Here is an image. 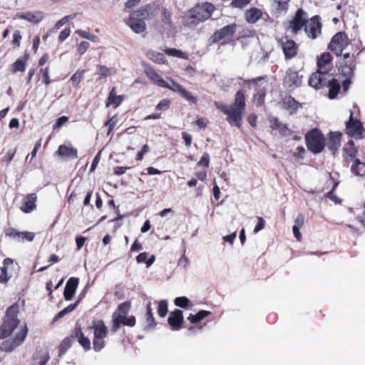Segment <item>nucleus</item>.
I'll list each match as a JSON object with an SVG mask.
<instances>
[{"instance_id":"1","label":"nucleus","mask_w":365,"mask_h":365,"mask_svg":"<svg viewBox=\"0 0 365 365\" xmlns=\"http://www.w3.org/2000/svg\"><path fill=\"white\" fill-rule=\"evenodd\" d=\"M215 106L217 109L225 114L226 120L232 126L241 128L242 117L246 108V91L240 89L235 95L234 102L227 106L222 102L215 101Z\"/></svg>"},{"instance_id":"2","label":"nucleus","mask_w":365,"mask_h":365,"mask_svg":"<svg viewBox=\"0 0 365 365\" xmlns=\"http://www.w3.org/2000/svg\"><path fill=\"white\" fill-rule=\"evenodd\" d=\"M158 8L155 3L147 4L132 11L125 23L135 34H142L146 30L145 20L153 19Z\"/></svg>"},{"instance_id":"3","label":"nucleus","mask_w":365,"mask_h":365,"mask_svg":"<svg viewBox=\"0 0 365 365\" xmlns=\"http://www.w3.org/2000/svg\"><path fill=\"white\" fill-rule=\"evenodd\" d=\"M364 50V48L362 47L352 54L349 52L343 54L342 61L338 67V74L336 76L341 79L342 89L344 93H346L350 87L356 70L357 58Z\"/></svg>"},{"instance_id":"4","label":"nucleus","mask_w":365,"mask_h":365,"mask_svg":"<svg viewBox=\"0 0 365 365\" xmlns=\"http://www.w3.org/2000/svg\"><path fill=\"white\" fill-rule=\"evenodd\" d=\"M215 9V6L210 2L197 4L185 14L182 16V24L186 27L193 29L209 19Z\"/></svg>"},{"instance_id":"5","label":"nucleus","mask_w":365,"mask_h":365,"mask_svg":"<svg viewBox=\"0 0 365 365\" xmlns=\"http://www.w3.org/2000/svg\"><path fill=\"white\" fill-rule=\"evenodd\" d=\"M130 308L131 303L129 301H125L118 306L112 314L111 331L113 332L117 331L121 325L130 327L135 325L136 320L134 316L126 317Z\"/></svg>"},{"instance_id":"6","label":"nucleus","mask_w":365,"mask_h":365,"mask_svg":"<svg viewBox=\"0 0 365 365\" xmlns=\"http://www.w3.org/2000/svg\"><path fill=\"white\" fill-rule=\"evenodd\" d=\"M19 305L14 303L9 307L0 326V339H4L11 335L20 323L18 318Z\"/></svg>"},{"instance_id":"7","label":"nucleus","mask_w":365,"mask_h":365,"mask_svg":"<svg viewBox=\"0 0 365 365\" xmlns=\"http://www.w3.org/2000/svg\"><path fill=\"white\" fill-rule=\"evenodd\" d=\"M89 329L93 331V349L99 352L106 346L105 339L108 336L109 330L103 319L93 320Z\"/></svg>"},{"instance_id":"8","label":"nucleus","mask_w":365,"mask_h":365,"mask_svg":"<svg viewBox=\"0 0 365 365\" xmlns=\"http://www.w3.org/2000/svg\"><path fill=\"white\" fill-rule=\"evenodd\" d=\"M309 19L308 13L302 8H299L291 19L284 23V29L293 35H297L304 30Z\"/></svg>"},{"instance_id":"9","label":"nucleus","mask_w":365,"mask_h":365,"mask_svg":"<svg viewBox=\"0 0 365 365\" xmlns=\"http://www.w3.org/2000/svg\"><path fill=\"white\" fill-rule=\"evenodd\" d=\"M304 138L307 149L314 154L320 153L324 149L325 138L319 129L310 130L306 133Z\"/></svg>"},{"instance_id":"10","label":"nucleus","mask_w":365,"mask_h":365,"mask_svg":"<svg viewBox=\"0 0 365 365\" xmlns=\"http://www.w3.org/2000/svg\"><path fill=\"white\" fill-rule=\"evenodd\" d=\"M349 43L350 41L347 34L344 31H338L332 36L327 49L336 57H343V51Z\"/></svg>"},{"instance_id":"11","label":"nucleus","mask_w":365,"mask_h":365,"mask_svg":"<svg viewBox=\"0 0 365 365\" xmlns=\"http://www.w3.org/2000/svg\"><path fill=\"white\" fill-rule=\"evenodd\" d=\"M28 331L27 325L24 324L14 337L9 338L1 344L0 350L6 353L13 351L23 344L28 334Z\"/></svg>"},{"instance_id":"12","label":"nucleus","mask_w":365,"mask_h":365,"mask_svg":"<svg viewBox=\"0 0 365 365\" xmlns=\"http://www.w3.org/2000/svg\"><path fill=\"white\" fill-rule=\"evenodd\" d=\"M345 124V133L348 136L354 138L356 140L364 138V133H365V129L363 124L360 120L354 118V113L352 110H350L349 120Z\"/></svg>"},{"instance_id":"13","label":"nucleus","mask_w":365,"mask_h":365,"mask_svg":"<svg viewBox=\"0 0 365 365\" xmlns=\"http://www.w3.org/2000/svg\"><path fill=\"white\" fill-rule=\"evenodd\" d=\"M236 30V24L227 25L220 29L216 30L210 39L212 43H220L221 45H225L230 43Z\"/></svg>"},{"instance_id":"14","label":"nucleus","mask_w":365,"mask_h":365,"mask_svg":"<svg viewBox=\"0 0 365 365\" xmlns=\"http://www.w3.org/2000/svg\"><path fill=\"white\" fill-rule=\"evenodd\" d=\"M322 27L320 16L314 15L309 18L303 31L309 39L314 41L322 36Z\"/></svg>"},{"instance_id":"15","label":"nucleus","mask_w":365,"mask_h":365,"mask_svg":"<svg viewBox=\"0 0 365 365\" xmlns=\"http://www.w3.org/2000/svg\"><path fill=\"white\" fill-rule=\"evenodd\" d=\"M302 78L303 76L299 75L298 71L290 68L286 71L283 78V86L288 91H292L301 86Z\"/></svg>"},{"instance_id":"16","label":"nucleus","mask_w":365,"mask_h":365,"mask_svg":"<svg viewBox=\"0 0 365 365\" xmlns=\"http://www.w3.org/2000/svg\"><path fill=\"white\" fill-rule=\"evenodd\" d=\"M327 76L325 87L328 88L327 96L329 99H335L342 88L341 79L331 73H329V75Z\"/></svg>"},{"instance_id":"17","label":"nucleus","mask_w":365,"mask_h":365,"mask_svg":"<svg viewBox=\"0 0 365 365\" xmlns=\"http://www.w3.org/2000/svg\"><path fill=\"white\" fill-rule=\"evenodd\" d=\"M280 45L285 59L290 60L297 56L299 45L294 40L287 38H282Z\"/></svg>"},{"instance_id":"18","label":"nucleus","mask_w":365,"mask_h":365,"mask_svg":"<svg viewBox=\"0 0 365 365\" xmlns=\"http://www.w3.org/2000/svg\"><path fill=\"white\" fill-rule=\"evenodd\" d=\"M329 72H322L317 70L310 76L308 81L309 86L316 90L324 88L327 76L329 75Z\"/></svg>"},{"instance_id":"19","label":"nucleus","mask_w":365,"mask_h":365,"mask_svg":"<svg viewBox=\"0 0 365 365\" xmlns=\"http://www.w3.org/2000/svg\"><path fill=\"white\" fill-rule=\"evenodd\" d=\"M171 84L168 83V87H165L173 92H178L180 95L187 101L196 104L197 99L192 93L184 88L180 84L175 82L174 80L170 79Z\"/></svg>"},{"instance_id":"20","label":"nucleus","mask_w":365,"mask_h":365,"mask_svg":"<svg viewBox=\"0 0 365 365\" xmlns=\"http://www.w3.org/2000/svg\"><path fill=\"white\" fill-rule=\"evenodd\" d=\"M282 108L289 112L290 115H293L302 108V104L297 101L292 96H285L281 100Z\"/></svg>"},{"instance_id":"21","label":"nucleus","mask_w":365,"mask_h":365,"mask_svg":"<svg viewBox=\"0 0 365 365\" xmlns=\"http://www.w3.org/2000/svg\"><path fill=\"white\" fill-rule=\"evenodd\" d=\"M168 323L173 330H180L184 323L183 312L180 309H175L170 313Z\"/></svg>"},{"instance_id":"22","label":"nucleus","mask_w":365,"mask_h":365,"mask_svg":"<svg viewBox=\"0 0 365 365\" xmlns=\"http://www.w3.org/2000/svg\"><path fill=\"white\" fill-rule=\"evenodd\" d=\"M144 72L153 83L160 87H168V83L155 71L150 65L144 66Z\"/></svg>"},{"instance_id":"23","label":"nucleus","mask_w":365,"mask_h":365,"mask_svg":"<svg viewBox=\"0 0 365 365\" xmlns=\"http://www.w3.org/2000/svg\"><path fill=\"white\" fill-rule=\"evenodd\" d=\"M71 336L73 339H77L78 344L83 347L85 351L91 349V341L84 335L80 325L76 324L71 331Z\"/></svg>"},{"instance_id":"24","label":"nucleus","mask_w":365,"mask_h":365,"mask_svg":"<svg viewBox=\"0 0 365 365\" xmlns=\"http://www.w3.org/2000/svg\"><path fill=\"white\" fill-rule=\"evenodd\" d=\"M78 284L79 279L78 277H72L68 279L63 291V297L66 301H70L73 299Z\"/></svg>"},{"instance_id":"25","label":"nucleus","mask_w":365,"mask_h":365,"mask_svg":"<svg viewBox=\"0 0 365 365\" xmlns=\"http://www.w3.org/2000/svg\"><path fill=\"white\" fill-rule=\"evenodd\" d=\"M333 58L330 53L324 52L317 57V70L329 72L332 66Z\"/></svg>"},{"instance_id":"26","label":"nucleus","mask_w":365,"mask_h":365,"mask_svg":"<svg viewBox=\"0 0 365 365\" xmlns=\"http://www.w3.org/2000/svg\"><path fill=\"white\" fill-rule=\"evenodd\" d=\"M269 128L272 130H278L279 135L283 137L289 136L293 133V131L288 128L287 125L281 123L277 117L269 120Z\"/></svg>"},{"instance_id":"27","label":"nucleus","mask_w":365,"mask_h":365,"mask_svg":"<svg viewBox=\"0 0 365 365\" xmlns=\"http://www.w3.org/2000/svg\"><path fill=\"white\" fill-rule=\"evenodd\" d=\"M341 133L340 132H330L327 143L328 149L335 155L341 145Z\"/></svg>"},{"instance_id":"28","label":"nucleus","mask_w":365,"mask_h":365,"mask_svg":"<svg viewBox=\"0 0 365 365\" xmlns=\"http://www.w3.org/2000/svg\"><path fill=\"white\" fill-rule=\"evenodd\" d=\"M37 195L36 193H30L23 198L21 210L25 213L32 212L36 207Z\"/></svg>"},{"instance_id":"29","label":"nucleus","mask_w":365,"mask_h":365,"mask_svg":"<svg viewBox=\"0 0 365 365\" xmlns=\"http://www.w3.org/2000/svg\"><path fill=\"white\" fill-rule=\"evenodd\" d=\"M56 154L60 157H65L71 159H76L78 158V150L71 145H59Z\"/></svg>"},{"instance_id":"30","label":"nucleus","mask_w":365,"mask_h":365,"mask_svg":"<svg viewBox=\"0 0 365 365\" xmlns=\"http://www.w3.org/2000/svg\"><path fill=\"white\" fill-rule=\"evenodd\" d=\"M157 324L153 317V309L151 307V302H148L146 305V313L145 315V325L144 330L150 331L155 328Z\"/></svg>"},{"instance_id":"31","label":"nucleus","mask_w":365,"mask_h":365,"mask_svg":"<svg viewBox=\"0 0 365 365\" xmlns=\"http://www.w3.org/2000/svg\"><path fill=\"white\" fill-rule=\"evenodd\" d=\"M19 19L27 20L28 21L38 24L43 19V14L42 11H27L24 13H20L17 14Z\"/></svg>"},{"instance_id":"32","label":"nucleus","mask_w":365,"mask_h":365,"mask_svg":"<svg viewBox=\"0 0 365 365\" xmlns=\"http://www.w3.org/2000/svg\"><path fill=\"white\" fill-rule=\"evenodd\" d=\"M14 263V259L9 257L5 258L3 261V267L0 268V283L6 284L11 279L8 273V267Z\"/></svg>"},{"instance_id":"33","label":"nucleus","mask_w":365,"mask_h":365,"mask_svg":"<svg viewBox=\"0 0 365 365\" xmlns=\"http://www.w3.org/2000/svg\"><path fill=\"white\" fill-rule=\"evenodd\" d=\"M344 155L346 158H350L354 160L358 153V148L355 146L354 142L352 140L348 141V143L343 148Z\"/></svg>"},{"instance_id":"34","label":"nucleus","mask_w":365,"mask_h":365,"mask_svg":"<svg viewBox=\"0 0 365 365\" xmlns=\"http://www.w3.org/2000/svg\"><path fill=\"white\" fill-rule=\"evenodd\" d=\"M29 58V54L25 53L21 58L17 59L14 63L11 64V71L14 73L17 71L24 72L26 71V66Z\"/></svg>"},{"instance_id":"35","label":"nucleus","mask_w":365,"mask_h":365,"mask_svg":"<svg viewBox=\"0 0 365 365\" xmlns=\"http://www.w3.org/2000/svg\"><path fill=\"white\" fill-rule=\"evenodd\" d=\"M262 15L260 9L253 7L246 11L245 19L248 23L254 24L262 17Z\"/></svg>"},{"instance_id":"36","label":"nucleus","mask_w":365,"mask_h":365,"mask_svg":"<svg viewBox=\"0 0 365 365\" xmlns=\"http://www.w3.org/2000/svg\"><path fill=\"white\" fill-rule=\"evenodd\" d=\"M210 314L211 312L210 311L200 310L195 314H190L187 317V320H189L192 324H196L204 319L205 317L210 316Z\"/></svg>"},{"instance_id":"37","label":"nucleus","mask_w":365,"mask_h":365,"mask_svg":"<svg viewBox=\"0 0 365 365\" xmlns=\"http://www.w3.org/2000/svg\"><path fill=\"white\" fill-rule=\"evenodd\" d=\"M161 21L169 29H171L173 26L172 13L165 7L161 9Z\"/></svg>"},{"instance_id":"38","label":"nucleus","mask_w":365,"mask_h":365,"mask_svg":"<svg viewBox=\"0 0 365 365\" xmlns=\"http://www.w3.org/2000/svg\"><path fill=\"white\" fill-rule=\"evenodd\" d=\"M73 338L71 336V334L70 336L66 337L60 344L58 346V355L59 356H62L63 354H66L67 350L73 344Z\"/></svg>"},{"instance_id":"39","label":"nucleus","mask_w":365,"mask_h":365,"mask_svg":"<svg viewBox=\"0 0 365 365\" xmlns=\"http://www.w3.org/2000/svg\"><path fill=\"white\" fill-rule=\"evenodd\" d=\"M351 171L356 175H365V163L355 159L351 166Z\"/></svg>"},{"instance_id":"40","label":"nucleus","mask_w":365,"mask_h":365,"mask_svg":"<svg viewBox=\"0 0 365 365\" xmlns=\"http://www.w3.org/2000/svg\"><path fill=\"white\" fill-rule=\"evenodd\" d=\"M125 100V96H116L113 97H108L106 101V106H113L114 108H117Z\"/></svg>"},{"instance_id":"41","label":"nucleus","mask_w":365,"mask_h":365,"mask_svg":"<svg viewBox=\"0 0 365 365\" xmlns=\"http://www.w3.org/2000/svg\"><path fill=\"white\" fill-rule=\"evenodd\" d=\"M146 56L156 63H163L165 62V56L163 53L155 51H148Z\"/></svg>"},{"instance_id":"42","label":"nucleus","mask_w":365,"mask_h":365,"mask_svg":"<svg viewBox=\"0 0 365 365\" xmlns=\"http://www.w3.org/2000/svg\"><path fill=\"white\" fill-rule=\"evenodd\" d=\"M267 91L265 89H260L253 96V102L257 106H261L264 104Z\"/></svg>"},{"instance_id":"43","label":"nucleus","mask_w":365,"mask_h":365,"mask_svg":"<svg viewBox=\"0 0 365 365\" xmlns=\"http://www.w3.org/2000/svg\"><path fill=\"white\" fill-rule=\"evenodd\" d=\"M168 312V303L165 299L160 300L158 302L157 313L160 317H165Z\"/></svg>"},{"instance_id":"44","label":"nucleus","mask_w":365,"mask_h":365,"mask_svg":"<svg viewBox=\"0 0 365 365\" xmlns=\"http://www.w3.org/2000/svg\"><path fill=\"white\" fill-rule=\"evenodd\" d=\"M50 68L48 66L45 68H41L39 70V73L41 76L42 81L46 86H48L51 81L49 77Z\"/></svg>"},{"instance_id":"45","label":"nucleus","mask_w":365,"mask_h":365,"mask_svg":"<svg viewBox=\"0 0 365 365\" xmlns=\"http://www.w3.org/2000/svg\"><path fill=\"white\" fill-rule=\"evenodd\" d=\"M85 70L77 71L71 78V81L74 86H78L80 82L83 79Z\"/></svg>"},{"instance_id":"46","label":"nucleus","mask_w":365,"mask_h":365,"mask_svg":"<svg viewBox=\"0 0 365 365\" xmlns=\"http://www.w3.org/2000/svg\"><path fill=\"white\" fill-rule=\"evenodd\" d=\"M175 305L181 308H187L190 304V301L186 297H178L174 300Z\"/></svg>"},{"instance_id":"47","label":"nucleus","mask_w":365,"mask_h":365,"mask_svg":"<svg viewBox=\"0 0 365 365\" xmlns=\"http://www.w3.org/2000/svg\"><path fill=\"white\" fill-rule=\"evenodd\" d=\"M22 39V35L19 30H15L13 33V39L11 42L14 48H19Z\"/></svg>"},{"instance_id":"48","label":"nucleus","mask_w":365,"mask_h":365,"mask_svg":"<svg viewBox=\"0 0 365 365\" xmlns=\"http://www.w3.org/2000/svg\"><path fill=\"white\" fill-rule=\"evenodd\" d=\"M118 122V116L115 115L112 117H109L108 120L104 123V126L108 127V135H109L114 129Z\"/></svg>"},{"instance_id":"49","label":"nucleus","mask_w":365,"mask_h":365,"mask_svg":"<svg viewBox=\"0 0 365 365\" xmlns=\"http://www.w3.org/2000/svg\"><path fill=\"white\" fill-rule=\"evenodd\" d=\"M170 100L168 98L162 99L155 106L157 110H167L170 106Z\"/></svg>"},{"instance_id":"50","label":"nucleus","mask_w":365,"mask_h":365,"mask_svg":"<svg viewBox=\"0 0 365 365\" xmlns=\"http://www.w3.org/2000/svg\"><path fill=\"white\" fill-rule=\"evenodd\" d=\"M251 0H232L230 6L232 8L242 9L246 6Z\"/></svg>"},{"instance_id":"51","label":"nucleus","mask_w":365,"mask_h":365,"mask_svg":"<svg viewBox=\"0 0 365 365\" xmlns=\"http://www.w3.org/2000/svg\"><path fill=\"white\" fill-rule=\"evenodd\" d=\"M164 52L168 56L184 58L183 52L176 48H166L164 50Z\"/></svg>"},{"instance_id":"52","label":"nucleus","mask_w":365,"mask_h":365,"mask_svg":"<svg viewBox=\"0 0 365 365\" xmlns=\"http://www.w3.org/2000/svg\"><path fill=\"white\" fill-rule=\"evenodd\" d=\"M198 166L205 168L209 167L210 165V155L207 153H204L199 162L197 163Z\"/></svg>"},{"instance_id":"53","label":"nucleus","mask_w":365,"mask_h":365,"mask_svg":"<svg viewBox=\"0 0 365 365\" xmlns=\"http://www.w3.org/2000/svg\"><path fill=\"white\" fill-rule=\"evenodd\" d=\"M98 70L101 78H106L112 75L110 69L106 66H99Z\"/></svg>"},{"instance_id":"54","label":"nucleus","mask_w":365,"mask_h":365,"mask_svg":"<svg viewBox=\"0 0 365 365\" xmlns=\"http://www.w3.org/2000/svg\"><path fill=\"white\" fill-rule=\"evenodd\" d=\"M266 222L262 217H257V223L254 229V232L257 233L258 232L263 230L265 227Z\"/></svg>"},{"instance_id":"55","label":"nucleus","mask_w":365,"mask_h":365,"mask_svg":"<svg viewBox=\"0 0 365 365\" xmlns=\"http://www.w3.org/2000/svg\"><path fill=\"white\" fill-rule=\"evenodd\" d=\"M305 153V149L302 146H298L296 150L292 153V155L296 159H303Z\"/></svg>"},{"instance_id":"56","label":"nucleus","mask_w":365,"mask_h":365,"mask_svg":"<svg viewBox=\"0 0 365 365\" xmlns=\"http://www.w3.org/2000/svg\"><path fill=\"white\" fill-rule=\"evenodd\" d=\"M150 150V148L148 144L144 145L141 150L138 152L136 155L135 160L140 161L143 159L144 155L146 154Z\"/></svg>"},{"instance_id":"57","label":"nucleus","mask_w":365,"mask_h":365,"mask_svg":"<svg viewBox=\"0 0 365 365\" xmlns=\"http://www.w3.org/2000/svg\"><path fill=\"white\" fill-rule=\"evenodd\" d=\"M338 185V183H335L334 187H333V189L328 192L327 194H326V197L329 198L331 200L335 202H339L340 200H338V197H336V195H335L334 193V190L336 189V187H337Z\"/></svg>"},{"instance_id":"58","label":"nucleus","mask_w":365,"mask_h":365,"mask_svg":"<svg viewBox=\"0 0 365 365\" xmlns=\"http://www.w3.org/2000/svg\"><path fill=\"white\" fill-rule=\"evenodd\" d=\"M90 46V43L88 41H81L78 46V52L80 54H83L86 52Z\"/></svg>"},{"instance_id":"59","label":"nucleus","mask_w":365,"mask_h":365,"mask_svg":"<svg viewBox=\"0 0 365 365\" xmlns=\"http://www.w3.org/2000/svg\"><path fill=\"white\" fill-rule=\"evenodd\" d=\"M71 34V30L69 28H66L63 31H61L59 36H58V41L63 42Z\"/></svg>"},{"instance_id":"60","label":"nucleus","mask_w":365,"mask_h":365,"mask_svg":"<svg viewBox=\"0 0 365 365\" xmlns=\"http://www.w3.org/2000/svg\"><path fill=\"white\" fill-rule=\"evenodd\" d=\"M100 159H101V152H98L93 160L92 164L90 168L91 173L93 172L96 170V167L98 166V165L99 163Z\"/></svg>"},{"instance_id":"61","label":"nucleus","mask_w":365,"mask_h":365,"mask_svg":"<svg viewBox=\"0 0 365 365\" xmlns=\"http://www.w3.org/2000/svg\"><path fill=\"white\" fill-rule=\"evenodd\" d=\"M68 120V118L67 116H61L58 118L55 124L53 125V129L58 128L61 127Z\"/></svg>"},{"instance_id":"62","label":"nucleus","mask_w":365,"mask_h":365,"mask_svg":"<svg viewBox=\"0 0 365 365\" xmlns=\"http://www.w3.org/2000/svg\"><path fill=\"white\" fill-rule=\"evenodd\" d=\"M182 139L184 140L185 141V144L187 147H190L191 145V143H192V138L191 136V135H190L189 133H187V132H182Z\"/></svg>"},{"instance_id":"63","label":"nucleus","mask_w":365,"mask_h":365,"mask_svg":"<svg viewBox=\"0 0 365 365\" xmlns=\"http://www.w3.org/2000/svg\"><path fill=\"white\" fill-rule=\"evenodd\" d=\"M289 0H278L277 3V10L280 11H286L288 9V2Z\"/></svg>"},{"instance_id":"64","label":"nucleus","mask_w":365,"mask_h":365,"mask_svg":"<svg viewBox=\"0 0 365 365\" xmlns=\"http://www.w3.org/2000/svg\"><path fill=\"white\" fill-rule=\"evenodd\" d=\"M22 236H23V242L24 240L31 242L34 239L35 234L31 232L25 231V232H22Z\"/></svg>"}]
</instances>
